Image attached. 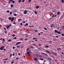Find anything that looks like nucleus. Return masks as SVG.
<instances>
[{
  "label": "nucleus",
  "mask_w": 64,
  "mask_h": 64,
  "mask_svg": "<svg viewBox=\"0 0 64 64\" xmlns=\"http://www.w3.org/2000/svg\"><path fill=\"white\" fill-rule=\"evenodd\" d=\"M4 48L5 47H4V46H2L0 48V50H3V48Z\"/></svg>",
  "instance_id": "obj_1"
},
{
  "label": "nucleus",
  "mask_w": 64,
  "mask_h": 64,
  "mask_svg": "<svg viewBox=\"0 0 64 64\" xmlns=\"http://www.w3.org/2000/svg\"><path fill=\"white\" fill-rule=\"evenodd\" d=\"M28 12V11L27 10H25L24 11V14H27V12Z\"/></svg>",
  "instance_id": "obj_2"
},
{
  "label": "nucleus",
  "mask_w": 64,
  "mask_h": 64,
  "mask_svg": "<svg viewBox=\"0 0 64 64\" xmlns=\"http://www.w3.org/2000/svg\"><path fill=\"white\" fill-rule=\"evenodd\" d=\"M2 40L3 41L2 42V43H4L5 42V40L4 38H3Z\"/></svg>",
  "instance_id": "obj_3"
},
{
  "label": "nucleus",
  "mask_w": 64,
  "mask_h": 64,
  "mask_svg": "<svg viewBox=\"0 0 64 64\" xmlns=\"http://www.w3.org/2000/svg\"><path fill=\"white\" fill-rule=\"evenodd\" d=\"M21 44V42H17L16 44V45H17L18 44Z\"/></svg>",
  "instance_id": "obj_4"
},
{
  "label": "nucleus",
  "mask_w": 64,
  "mask_h": 64,
  "mask_svg": "<svg viewBox=\"0 0 64 64\" xmlns=\"http://www.w3.org/2000/svg\"><path fill=\"white\" fill-rule=\"evenodd\" d=\"M41 54H44V55H46V56H48V55H47V54H46L43 53V52H42Z\"/></svg>",
  "instance_id": "obj_5"
},
{
  "label": "nucleus",
  "mask_w": 64,
  "mask_h": 64,
  "mask_svg": "<svg viewBox=\"0 0 64 64\" xmlns=\"http://www.w3.org/2000/svg\"><path fill=\"white\" fill-rule=\"evenodd\" d=\"M39 55L38 54H36V57H39Z\"/></svg>",
  "instance_id": "obj_6"
},
{
  "label": "nucleus",
  "mask_w": 64,
  "mask_h": 64,
  "mask_svg": "<svg viewBox=\"0 0 64 64\" xmlns=\"http://www.w3.org/2000/svg\"><path fill=\"white\" fill-rule=\"evenodd\" d=\"M34 13L36 15H37V14H38V13L36 12V10L34 11Z\"/></svg>",
  "instance_id": "obj_7"
},
{
  "label": "nucleus",
  "mask_w": 64,
  "mask_h": 64,
  "mask_svg": "<svg viewBox=\"0 0 64 64\" xmlns=\"http://www.w3.org/2000/svg\"><path fill=\"white\" fill-rule=\"evenodd\" d=\"M27 54H28V55L29 56H30V55H31L30 54H29V52H27Z\"/></svg>",
  "instance_id": "obj_8"
},
{
  "label": "nucleus",
  "mask_w": 64,
  "mask_h": 64,
  "mask_svg": "<svg viewBox=\"0 0 64 64\" xmlns=\"http://www.w3.org/2000/svg\"><path fill=\"white\" fill-rule=\"evenodd\" d=\"M39 60H42V61H43L44 60V59L42 58H40L39 59Z\"/></svg>",
  "instance_id": "obj_9"
},
{
  "label": "nucleus",
  "mask_w": 64,
  "mask_h": 64,
  "mask_svg": "<svg viewBox=\"0 0 64 64\" xmlns=\"http://www.w3.org/2000/svg\"><path fill=\"white\" fill-rule=\"evenodd\" d=\"M28 23H26V24H24V26H28Z\"/></svg>",
  "instance_id": "obj_10"
},
{
  "label": "nucleus",
  "mask_w": 64,
  "mask_h": 64,
  "mask_svg": "<svg viewBox=\"0 0 64 64\" xmlns=\"http://www.w3.org/2000/svg\"><path fill=\"white\" fill-rule=\"evenodd\" d=\"M48 60H50V61H51V58H48Z\"/></svg>",
  "instance_id": "obj_11"
},
{
  "label": "nucleus",
  "mask_w": 64,
  "mask_h": 64,
  "mask_svg": "<svg viewBox=\"0 0 64 64\" xmlns=\"http://www.w3.org/2000/svg\"><path fill=\"white\" fill-rule=\"evenodd\" d=\"M58 30H54V32H55V33H57V32H58Z\"/></svg>",
  "instance_id": "obj_12"
},
{
  "label": "nucleus",
  "mask_w": 64,
  "mask_h": 64,
  "mask_svg": "<svg viewBox=\"0 0 64 64\" xmlns=\"http://www.w3.org/2000/svg\"><path fill=\"white\" fill-rule=\"evenodd\" d=\"M8 19L9 20H11V19H12V18L11 17H9L8 18Z\"/></svg>",
  "instance_id": "obj_13"
},
{
  "label": "nucleus",
  "mask_w": 64,
  "mask_h": 64,
  "mask_svg": "<svg viewBox=\"0 0 64 64\" xmlns=\"http://www.w3.org/2000/svg\"><path fill=\"white\" fill-rule=\"evenodd\" d=\"M34 59L35 61H37V60H38L36 58H34Z\"/></svg>",
  "instance_id": "obj_14"
},
{
  "label": "nucleus",
  "mask_w": 64,
  "mask_h": 64,
  "mask_svg": "<svg viewBox=\"0 0 64 64\" xmlns=\"http://www.w3.org/2000/svg\"><path fill=\"white\" fill-rule=\"evenodd\" d=\"M10 7H13V4H10Z\"/></svg>",
  "instance_id": "obj_15"
},
{
  "label": "nucleus",
  "mask_w": 64,
  "mask_h": 64,
  "mask_svg": "<svg viewBox=\"0 0 64 64\" xmlns=\"http://www.w3.org/2000/svg\"><path fill=\"white\" fill-rule=\"evenodd\" d=\"M39 8V6H36V8L37 9H38V8Z\"/></svg>",
  "instance_id": "obj_16"
},
{
  "label": "nucleus",
  "mask_w": 64,
  "mask_h": 64,
  "mask_svg": "<svg viewBox=\"0 0 64 64\" xmlns=\"http://www.w3.org/2000/svg\"><path fill=\"white\" fill-rule=\"evenodd\" d=\"M38 57H39L40 58H41V57H42V56L41 55H39Z\"/></svg>",
  "instance_id": "obj_17"
},
{
  "label": "nucleus",
  "mask_w": 64,
  "mask_h": 64,
  "mask_svg": "<svg viewBox=\"0 0 64 64\" xmlns=\"http://www.w3.org/2000/svg\"><path fill=\"white\" fill-rule=\"evenodd\" d=\"M12 37H15V34H14L13 35H12Z\"/></svg>",
  "instance_id": "obj_18"
},
{
  "label": "nucleus",
  "mask_w": 64,
  "mask_h": 64,
  "mask_svg": "<svg viewBox=\"0 0 64 64\" xmlns=\"http://www.w3.org/2000/svg\"><path fill=\"white\" fill-rule=\"evenodd\" d=\"M14 16H17V14H14Z\"/></svg>",
  "instance_id": "obj_19"
},
{
  "label": "nucleus",
  "mask_w": 64,
  "mask_h": 64,
  "mask_svg": "<svg viewBox=\"0 0 64 64\" xmlns=\"http://www.w3.org/2000/svg\"><path fill=\"white\" fill-rule=\"evenodd\" d=\"M61 2L62 3H63L64 2V0H61Z\"/></svg>",
  "instance_id": "obj_20"
},
{
  "label": "nucleus",
  "mask_w": 64,
  "mask_h": 64,
  "mask_svg": "<svg viewBox=\"0 0 64 64\" xmlns=\"http://www.w3.org/2000/svg\"><path fill=\"white\" fill-rule=\"evenodd\" d=\"M46 48H49V46H45Z\"/></svg>",
  "instance_id": "obj_21"
},
{
  "label": "nucleus",
  "mask_w": 64,
  "mask_h": 64,
  "mask_svg": "<svg viewBox=\"0 0 64 64\" xmlns=\"http://www.w3.org/2000/svg\"><path fill=\"white\" fill-rule=\"evenodd\" d=\"M29 27H30V28L31 27H34V26H29Z\"/></svg>",
  "instance_id": "obj_22"
},
{
  "label": "nucleus",
  "mask_w": 64,
  "mask_h": 64,
  "mask_svg": "<svg viewBox=\"0 0 64 64\" xmlns=\"http://www.w3.org/2000/svg\"><path fill=\"white\" fill-rule=\"evenodd\" d=\"M34 48V46H30V48Z\"/></svg>",
  "instance_id": "obj_23"
},
{
  "label": "nucleus",
  "mask_w": 64,
  "mask_h": 64,
  "mask_svg": "<svg viewBox=\"0 0 64 64\" xmlns=\"http://www.w3.org/2000/svg\"><path fill=\"white\" fill-rule=\"evenodd\" d=\"M57 33L58 34H60V32H58H58H57Z\"/></svg>",
  "instance_id": "obj_24"
},
{
  "label": "nucleus",
  "mask_w": 64,
  "mask_h": 64,
  "mask_svg": "<svg viewBox=\"0 0 64 64\" xmlns=\"http://www.w3.org/2000/svg\"><path fill=\"white\" fill-rule=\"evenodd\" d=\"M22 20V19H18V21L19 22V21H21Z\"/></svg>",
  "instance_id": "obj_25"
},
{
  "label": "nucleus",
  "mask_w": 64,
  "mask_h": 64,
  "mask_svg": "<svg viewBox=\"0 0 64 64\" xmlns=\"http://www.w3.org/2000/svg\"><path fill=\"white\" fill-rule=\"evenodd\" d=\"M57 14H58V15H59V14H60V12H58Z\"/></svg>",
  "instance_id": "obj_26"
},
{
  "label": "nucleus",
  "mask_w": 64,
  "mask_h": 64,
  "mask_svg": "<svg viewBox=\"0 0 64 64\" xmlns=\"http://www.w3.org/2000/svg\"><path fill=\"white\" fill-rule=\"evenodd\" d=\"M10 15H12V12H10Z\"/></svg>",
  "instance_id": "obj_27"
},
{
  "label": "nucleus",
  "mask_w": 64,
  "mask_h": 64,
  "mask_svg": "<svg viewBox=\"0 0 64 64\" xmlns=\"http://www.w3.org/2000/svg\"><path fill=\"white\" fill-rule=\"evenodd\" d=\"M8 42H10V41H11V39H9L8 40Z\"/></svg>",
  "instance_id": "obj_28"
},
{
  "label": "nucleus",
  "mask_w": 64,
  "mask_h": 64,
  "mask_svg": "<svg viewBox=\"0 0 64 64\" xmlns=\"http://www.w3.org/2000/svg\"><path fill=\"white\" fill-rule=\"evenodd\" d=\"M46 52L47 53H50V52H49L48 51H47V50H46Z\"/></svg>",
  "instance_id": "obj_29"
},
{
  "label": "nucleus",
  "mask_w": 64,
  "mask_h": 64,
  "mask_svg": "<svg viewBox=\"0 0 64 64\" xmlns=\"http://www.w3.org/2000/svg\"><path fill=\"white\" fill-rule=\"evenodd\" d=\"M29 48H28L26 50H27V52H28V50H29Z\"/></svg>",
  "instance_id": "obj_30"
},
{
  "label": "nucleus",
  "mask_w": 64,
  "mask_h": 64,
  "mask_svg": "<svg viewBox=\"0 0 64 64\" xmlns=\"http://www.w3.org/2000/svg\"><path fill=\"white\" fill-rule=\"evenodd\" d=\"M22 1V0H20L18 1V2L19 3H20V2H21Z\"/></svg>",
  "instance_id": "obj_31"
},
{
  "label": "nucleus",
  "mask_w": 64,
  "mask_h": 64,
  "mask_svg": "<svg viewBox=\"0 0 64 64\" xmlns=\"http://www.w3.org/2000/svg\"><path fill=\"white\" fill-rule=\"evenodd\" d=\"M52 17H55V14H53L52 16Z\"/></svg>",
  "instance_id": "obj_32"
},
{
  "label": "nucleus",
  "mask_w": 64,
  "mask_h": 64,
  "mask_svg": "<svg viewBox=\"0 0 64 64\" xmlns=\"http://www.w3.org/2000/svg\"><path fill=\"white\" fill-rule=\"evenodd\" d=\"M14 63V62L13 61V62H11V64H13Z\"/></svg>",
  "instance_id": "obj_33"
},
{
  "label": "nucleus",
  "mask_w": 64,
  "mask_h": 64,
  "mask_svg": "<svg viewBox=\"0 0 64 64\" xmlns=\"http://www.w3.org/2000/svg\"><path fill=\"white\" fill-rule=\"evenodd\" d=\"M10 26H8L6 27V28L7 29H8V28H9Z\"/></svg>",
  "instance_id": "obj_34"
},
{
  "label": "nucleus",
  "mask_w": 64,
  "mask_h": 64,
  "mask_svg": "<svg viewBox=\"0 0 64 64\" xmlns=\"http://www.w3.org/2000/svg\"><path fill=\"white\" fill-rule=\"evenodd\" d=\"M25 0H23L22 1V2H25Z\"/></svg>",
  "instance_id": "obj_35"
},
{
  "label": "nucleus",
  "mask_w": 64,
  "mask_h": 64,
  "mask_svg": "<svg viewBox=\"0 0 64 64\" xmlns=\"http://www.w3.org/2000/svg\"><path fill=\"white\" fill-rule=\"evenodd\" d=\"M12 3H13L14 4V3H15V1H12Z\"/></svg>",
  "instance_id": "obj_36"
},
{
  "label": "nucleus",
  "mask_w": 64,
  "mask_h": 64,
  "mask_svg": "<svg viewBox=\"0 0 64 64\" xmlns=\"http://www.w3.org/2000/svg\"><path fill=\"white\" fill-rule=\"evenodd\" d=\"M12 54H11L10 55V57H12Z\"/></svg>",
  "instance_id": "obj_37"
},
{
  "label": "nucleus",
  "mask_w": 64,
  "mask_h": 64,
  "mask_svg": "<svg viewBox=\"0 0 64 64\" xmlns=\"http://www.w3.org/2000/svg\"><path fill=\"white\" fill-rule=\"evenodd\" d=\"M44 29L45 30H47V29L46 28H44Z\"/></svg>",
  "instance_id": "obj_38"
},
{
  "label": "nucleus",
  "mask_w": 64,
  "mask_h": 64,
  "mask_svg": "<svg viewBox=\"0 0 64 64\" xmlns=\"http://www.w3.org/2000/svg\"><path fill=\"white\" fill-rule=\"evenodd\" d=\"M20 47V46H17V48H19V47Z\"/></svg>",
  "instance_id": "obj_39"
},
{
  "label": "nucleus",
  "mask_w": 64,
  "mask_h": 64,
  "mask_svg": "<svg viewBox=\"0 0 64 64\" xmlns=\"http://www.w3.org/2000/svg\"><path fill=\"white\" fill-rule=\"evenodd\" d=\"M7 13H9V10H7Z\"/></svg>",
  "instance_id": "obj_40"
},
{
  "label": "nucleus",
  "mask_w": 64,
  "mask_h": 64,
  "mask_svg": "<svg viewBox=\"0 0 64 64\" xmlns=\"http://www.w3.org/2000/svg\"><path fill=\"white\" fill-rule=\"evenodd\" d=\"M32 39H37V38H33Z\"/></svg>",
  "instance_id": "obj_41"
},
{
  "label": "nucleus",
  "mask_w": 64,
  "mask_h": 64,
  "mask_svg": "<svg viewBox=\"0 0 64 64\" xmlns=\"http://www.w3.org/2000/svg\"><path fill=\"white\" fill-rule=\"evenodd\" d=\"M31 2V0H29L28 2Z\"/></svg>",
  "instance_id": "obj_42"
},
{
  "label": "nucleus",
  "mask_w": 64,
  "mask_h": 64,
  "mask_svg": "<svg viewBox=\"0 0 64 64\" xmlns=\"http://www.w3.org/2000/svg\"><path fill=\"white\" fill-rule=\"evenodd\" d=\"M14 39H16V37H15L13 38Z\"/></svg>",
  "instance_id": "obj_43"
},
{
  "label": "nucleus",
  "mask_w": 64,
  "mask_h": 64,
  "mask_svg": "<svg viewBox=\"0 0 64 64\" xmlns=\"http://www.w3.org/2000/svg\"><path fill=\"white\" fill-rule=\"evenodd\" d=\"M62 36H64V34H62Z\"/></svg>",
  "instance_id": "obj_44"
},
{
  "label": "nucleus",
  "mask_w": 64,
  "mask_h": 64,
  "mask_svg": "<svg viewBox=\"0 0 64 64\" xmlns=\"http://www.w3.org/2000/svg\"><path fill=\"white\" fill-rule=\"evenodd\" d=\"M15 47L14 46H13L12 47V49H15Z\"/></svg>",
  "instance_id": "obj_45"
},
{
  "label": "nucleus",
  "mask_w": 64,
  "mask_h": 64,
  "mask_svg": "<svg viewBox=\"0 0 64 64\" xmlns=\"http://www.w3.org/2000/svg\"><path fill=\"white\" fill-rule=\"evenodd\" d=\"M4 30H6V28H4Z\"/></svg>",
  "instance_id": "obj_46"
},
{
  "label": "nucleus",
  "mask_w": 64,
  "mask_h": 64,
  "mask_svg": "<svg viewBox=\"0 0 64 64\" xmlns=\"http://www.w3.org/2000/svg\"><path fill=\"white\" fill-rule=\"evenodd\" d=\"M16 60H18L19 59V58H16Z\"/></svg>",
  "instance_id": "obj_47"
},
{
  "label": "nucleus",
  "mask_w": 64,
  "mask_h": 64,
  "mask_svg": "<svg viewBox=\"0 0 64 64\" xmlns=\"http://www.w3.org/2000/svg\"><path fill=\"white\" fill-rule=\"evenodd\" d=\"M14 17H13L12 18V20H14Z\"/></svg>",
  "instance_id": "obj_48"
},
{
  "label": "nucleus",
  "mask_w": 64,
  "mask_h": 64,
  "mask_svg": "<svg viewBox=\"0 0 64 64\" xmlns=\"http://www.w3.org/2000/svg\"><path fill=\"white\" fill-rule=\"evenodd\" d=\"M10 2H12V1H13V0H10Z\"/></svg>",
  "instance_id": "obj_49"
},
{
  "label": "nucleus",
  "mask_w": 64,
  "mask_h": 64,
  "mask_svg": "<svg viewBox=\"0 0 64 64\" xmlns=\"http://www.w3.org/2000/svg\"><path fill=\"white\" fill-rule=\"evenodd\" d=\"M4 33H6H6H7V31H5Z\"/></svg>",
  "instance_id": "obj_50"
},
{
  "label": "nucleus",
  "mask_w": 64,
  "mask_h": 64,
  "mask_svg": "<svg viewBox=\"0 0 64 64\" xmlns=\"http://www.w3.org/2000/svg\"><path fill=\"white\" fill-rule=\"evenodd\" d=\"M8 60V58H7L6 59H5L4 60Z\"/></svg>",
  "instance_id": "obj_51"
},
{
  "label": "nucleus",
  "mask_w": 64,
  "mask_h": 64,
  "mask_svg": "<svg viewBox=\"0 0 64 64\" xmlns=\"http://www.w3.org/2000/svg\"><path fill=\"white\" fill-rule=\"evenodd\" d=\"M56 38H58V37H59V36H56Z\"/></svg>",
  "instance_id": "obj_52"
},
{
  "label": "nucleus",
  "mask_w": 64,
  "mask_h": 64,
  "mask_svg": "<svg viewBox=\"0 0 64 64\" xmlns=\"http://www.w3.org/2000/svg\"><path fill=\"white\" fill-rule=\"evenodd\" d=\"M13 24H16V23L15 22H13Z\"/></svg>",
  "instance_id": "obj_53"
},
{
  "label": "nucleus",
  "mask_w": 64,
  "mask_h": 64,
  "mask_svg": "<svg viewBox=\"0 0 64 64\" xmlns=\"http://www.w3.org/2000/svg\"><path fill=\"white\" fill-rule=\"evenodd\" d=\"M20 25H23V24H22V22H21L20 23Z\"/></svg>",
  "instance_id": "obj_54"
},
{
  "label": "nucleus",
  "mask_w": 64,
  "mask_h": 64,
  "mask_svg": "<svg viewBox=\"0 0 64 64\" xmlns=\"http://www.w3.org/2000/svg\"><path fill=\"white\" fill-rule=\"evenodd\" d=\"M3 50H4V51H6V49H5V48H4L3 49Z\"/></svg>",
  "instance_id": "obj_55"
},
{
  "label": "nucleus",
  "mask_w": 64,
  "mask_h": 64,
  "mask_svg": "<svg viewBox=\"0 0 64 64\" xmlns=\"http://www.w3.org/2000/svg\"><path fill=\"white\" fill-rule=\"evenodd\" d=\"M23 39L22 38H21L20 39V40H23Z\"/></svg>",
  "instance_id": "obj_56"
},
{
  "label": "nucleus",
  "mask_w": 64,
  "mask_h": 64,
  "mask_svg": "<svg viewBox=\"0 0 64 64\" xmlns=\"http://www.w3.org/2000/svg\"><path fill=\"white\" fill-rule=\"evenodd\" d=\"M49 42L50 43H51V42L52 43V41H50Z\"/></svg>",
  "instance_id": "obj_57"
},
{
  "label": "nucleus",
  "mask_w": 64,
  "mask_h": 64,
  "mask_svg": "<svg viewBox=\"0 0 64 64\" xmlns=\"http://www.w3.org/2000/svg\"><path fill=\"white\" fill-rule=\"evenodd\" d=\"M49 63H50V64H52V63H51V62H49Z\"/></svg>",
  "instance_id": "obj_58"
},
{
  "label": "nucleus",
  "mask_w": 64,
  "mask_h": 64,
  "mask_svg": "<svg viewBox=\"0 0 64 64\" xmlns=\"http://www.w3.org/2000/svg\"><path fill=\"white\" fill-rule=\"evenodd\" d=\"M13 21V20L12 19V20H11V22H12Z\"/></svg>",
  "instance_id": "obj_59"
},
{
  "label": "nucleus",
  "mask_w": 64,
  "mask_h": 64,
  "mask_svg": "<svg viewBox=\"0 0 64 64\" xmlns=\"http://www.w3.org/2000/svg\"><path fill=\"white\" fill-rule=\"evenodd\" d=\"M54 54V56H56V55L55 54Z\"/></svg>",
  "instance_id": "obj_60"
},
{
  "label": "nucleus",
  "mask_w": 64,
  "mask_h": 64,
  "mask_svg": "<svg viewBox=\"0 0 64 64\" xmlns=\"http://www.w3.org/2000/svg\"><path fill=\"white\" fill-rule=\"evenodd\" d=\"M59 50H61V48H59Z\"/></svg>",
  "instance_id": "obj_61"
},
{
  "label": "nucleus",
  "mask_w": 64,
  "mask_h": 64,
  "mask_svg": "<svg viewBox=\"0 0 64 64\" xmlns=\"http://www.w3.org/2000/svg\"><path fill=\"white\" fill-rule=\"evenodd\" d=\"M12 25L11 24H10V25H9V27H10V26H11Z\"/></svg>",
  "instance_id": "obj_62"
},
{
  "label": "nucleus",
  "mask_w": 64,
  "mask_h": 64,
  "mask_svg": "<svg viewBox=\"0 0 64 64\" xmlns=\"http://www.w3.org/2000/svg\"><path fill=\"white\" fill-rule=\"evenodd\" d=\"M12 56H14V54H13Z\"/></svg>",
  "instance_id": "obj_63"
},
{
  "label": "nucleus",
  "mask_w": 64,
  "mask_h": 64,
  "mask_svg": "<svg viewBox=\"0 0 64 64\" xmlns=\"http://www.w3.org/2000/svg\"><path fill=\"white\" fill-rule=\"evenodd\" d=\"M62 54H64V53H63V52H62Z\"/></svg>",
  "instance_id": "obj_64"
}]
</instances>
